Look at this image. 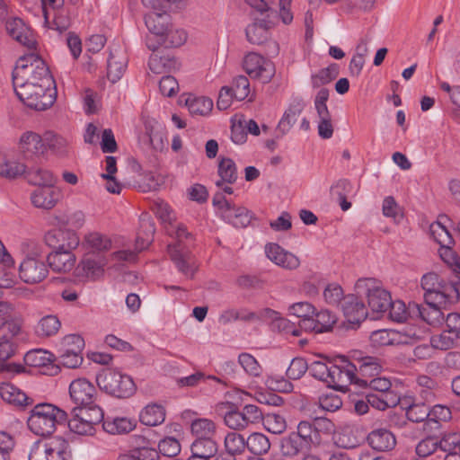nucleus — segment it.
Listing matches in <instances>:
<instances>
[{
    "label": "nucleus",
    "instance_id": "09e8293b",
    "mask_svg": "<svg viewBox=\"0 0 460 460\" xmlns=\"http://www.w3.org/2000/svg\"><path fill=\"white\" fill-rule=\"evenodd\" d=\"M78 408H73L71 413L72 418L67 420V425L69 429L78 435L83 436H93L95 433V428L88 423L86 420H84L77 414Z\"/></svg>",
    "mask_w": 460,
    "mask_h": 460
},
{
    "label": "nucleus",
    "instance_id": "1a4fd4ad",
    "mask_svg": "<svg viewBox=\"0 0 460 460\" xmlns=\"http://www.w3.org/2000/svg\"><path fill=\"white\" fill-rule=\"evenodd\" d=\"M68 442L62 437H54L43 443L38 442L32 447L30 460H70Z\"/></svg>",
    "mask_w": 460,
    "mask_h": 460
},
{
    "label": "nucleus",
    "instance_id": "c85d7f7f",
    "mask_svg": "<svg viewBox=\"0 0 460 460\" xmlns=\"http://www.w3.org/2000/svg\"><path fill=\"white\" fill-rule=\"evenodd\" d=\"M127 66V58L120 49L111 51L108 58L107 77L112 82L119 81Z\"/></svg>",
    "mask_w": 460,
    "mask_h": 460
},
{
    "label": "nucleus",
    "instance_id": "9d476101",
    "mask_svg": "<svg viewBox=\"0 0 460 460\" xmlns=\"http://www.w3.org/2000/svg\"><path fill=\"white\" fill-rule=\"evenodd\" d=\"M68 243L59 245L58 250L50 252L48 257V267L57 272H68L75 263V256L71 252L77 247L79 239L75 233H67Z\"/></svg>",
    "mask_w": 460,
    "mask_h": 460
},
{
    "label": "nucleus",
    "instance_id": "e2e57ef3",
    "mask_svg": "<svg viewBox=\"0 0 460 460\" xmlns=\"http://www.w3.org/2000/svg\"><path fill=\"white\" fill-rule=\"evenodd\" d=\"M430 408L425 403H413L406 410V416L412 422H421L429 420Z\"/></svg>",
    "mask_w": 460,
    "mask_h": 460
},
{
    "label": "nucleus",
    "instance_id": "a19ab883",
    "mask_svg": "<svg viewBox=\"0 0 460 460\" xmlns=\"http://www.w3.org/2000/svg\"><path fill=\"white\" fill-rule=\"evenodd\" d=\"M61 323L57 315L49 314L42 317L35 327V332L39 337H51L58 333Z\"/></svg>",
    "mask_w": 460,
    "mask_h": 460
},
{
    "label": "nucleus",
    "instance_id": "13d9d810",
    "mask_svg": "<svg viewBox=\"0 0 460 460\" xmlns=\"http://www.w3.org/2000/svg\"><path fill=\"white\" fill-rule=\"evenodd\" d=\"M53 355L44 349H33L24 355V361L27 365L34 367L46 366L52 361Z\"/></svg>",
    "mask_w": 460,
    "mask_h": 460
},
{
    "label": "nucleus",
    "instance_id": "a18cd8bd",
    "mask_svg": "<svg viewBox=\"0 0 460 460\" xmlns=\"http://www.w3.org/2000/svg\"><path fill=\"white\" fill-rule=\"evenodd\" d=\"M185 105L192 115L206 116L213 109L212 100L204 96H189L185 101Z\"/></svg>",
    "mask_w": 460,
    "mask_h": 460
},
{
    "label": "nucleus",
    "instance_id": "c9c22d12",
    "mask_svg": "<svg viewBox=\"0 0 460 460\" xmlns=\"http://www.w3.org/2000/svg\"><path fill=\"white\" fill-rule=\"evenodd\" d=\"M165 411L158 404L146 406L139 414V420L146 426H157L164 421Z\"/></svg>",
    "mask_w": 460,
    "mask_h": 460
},
{
    "label": "nucleus",
    "instance_id": "e433bc0d",
    "mask_svg": "<svg viewBox=\"0 0 460 460\" xmlns=\"http://www.w3.org/2000/svg\"><path fill=\"white\" fill-rule=\"evenodd\" d=\"M430 345L433 349L440 350L460 348V337L444 329L440 333L430 337Z\"/></svg>",
    "mask_w": 460,
    "mask_h": 460
},
{
    "label": "nucleus",
    "instance_id": "bb28decb",
    "mask_svg": "<svg viewBox=\"0 0 460 460\" xmlns=\"http://www.w3.org/2000/svg\"><path fill=\"white\" fill-rule=\"evenodd\" d=\"M0 397L3 401L20 408H24L33 402V400L28 397L23 391L11 383L0 384Z\"/></svg>",
    "mask_w": 460,
    "mask_h": 460
},
{
    "label": "nucleus",
    "instance_id": "4be33fe9",
    "mask_svg": "<svg viewBox=\"0 0 460 460\" xmlns=\"http://www.w3.org/2000/svg\"><path fill=\"white\" fill-rule=\"evenodd\" d=\"M5 28L8 34L22 45L27 47L29 49H34L36 48L37 42L31 31L22 19L14 17L6 21Z\"/></svg>",
    "mask_w": 460,
    "mask_h": 460
},
{
    "label": "nucleus",
    "instance_id": "f03ea898",
    "mask_svg": "<svg viewBox=\"0 0 460 460\" xmlns=\"http://www.w3.org/2000/svg\"><path fill=\"white\" fill-rule=\"evenodd\" d=\"M67 421V413L54 404L42 402L36 404L30 411L27 420L29 429L37 436L53 434L59 425Z\"/></svg>",
    "mask_w": 460,
    "mask_h": 460
},
{
    "label": "nucleus",
    "instance_id": "69168bd1",
    "mask_svg": "<svg viewBox=\"0 0 460 460\" xmlns=\"http://www.w3.org/2000/svg\"><path fill=\"white\" fill-rule=\"evenodd\" d=\"M318 116V135L323 139H329L332 137L334 127L330 111L317 113Z\"/></svg>",
    "mask_w": 460,
    "mask_h": 460
},
{
    "label": "nucleus",
    "instance_id": "20e7f679",
    "mask_svg": "<svg viewBox=\"0 0 460 460\" xmlns=\"http://www.w3.org/2000/svg\"><path fill=\"white\" fill-rule=\"evenodd\" d=\"M357 292L367 297V305L373 314L383 316L391 305V294L384 288L380 280L374 278L358 279L355 284Z\"/></svg>",
    "mask_w": 460,
    "mask_h": 460
},
{
    "label": "nucleus",
    "instance_id": "4d7b16f0",
    "mask_svg": "<svg viewBox=\"0 0 460 460\" xmlns=\"http://www.w3.org/2000/svg\"><path fill=\"white\" fill-rule=\"evenodd\" d=\"M310 447L319 445L322 438L316 435L313 422L302 420L298 423L296 431H295Z\"/></svg>",
    "mask_w": 460,
    "mask_h": 460
},
{
    "label": "nucleus",
    "instance_id": "4468645a",
    "mask_svg": "<svg viewBox=\"0 0 460 460\" xmlns=\"http://www.w3.org/2000/svg\"><path fill=\"white\" fill-rule=\"evenodd\" d=\"M243 69L250 77L261 81L262 84H268L275 75V66L262 56L251 52L243 58Z\"/></svg>",
    "mask_w": 460,
    "mask_h": 460
},
{
    "label": "nucleus",
    "instance_id": "a878e982",
    "mask_svg": "<svg viewBox=\"0 0 460 460\" xmlns=\"http://www.w3.org/2000/svg\"><path fill=\"white\" fill-rule=\"evenodd\" d=\"M145 23L155 40L166 32V30L172 25V18L167 13H151L145 16Z\"/></svg>",
    "mask_w": 460,
    "mask_h": 460
},
{
    "label": "nucleus",
    "instance_id": "f257e3e1",
    "mask_svg": "<svg viewBox=\"0 0 460 460\" xmlns=\"http://www.w3.org/2000/svg\"><path fill=\"white\" fill-rule=\"evenodd\" d=\"M13 84L53 86L55 81L45 61L35 53L21 57L12 73Z\"/></svg>",
    "mask_w": 460,
    "mask_h": 460
},
{
    "label": "nucleus",
    "instance_id": "338daca9",
    "mask_svg": "<svg viewBox=\"0 0 460 460\" xmlns=\"http://www.w3.org/2000/svg\"><path fill=\"white\" fill-rule=\"evenodd\" d=\"M238 362L244 371L250 376H261L262 368L252 355L249 353H241L238 357Z\"/></svg>",
    "mask_w": 460,
    "mask_h": 460
},
{
    "label": "nucleus",
    "instance_id": "a211bd4d",
    "mask_svg": "<svg viewBox=\"0 0 460 460\" xmlns=\"http://www.w3.org/2000/svg\"><path fill=\"white\" fill-rule=\"evenodd\" d=\"M187 40V34L182 29L176 28L172 23L166 30L164 35L157 38L155 40H153L152 36H146V45L152 50L155 51L160 46L164 48H178L181 47Z\"/></svg>",
    "mask_w": 460,
    "mask_h": 460
},
{
    "label": "nucleus",
    "instance_id": "c756f323",
    "mask_svg": "<svg viewBox=\"0 0 460 460\" xmlns=\"http://www.w3.org/2000/svg\"><path fill=\"white\" fill-rule=\"evenodd\" d=\"M17 345L0 341V373H21L23 367L20 364L9 363L7 360L12 358L16 351Z\"/></svg>",
    "mask_w": 460,
    "mask_h": 460
},
{
    "label": "nucleus",
    "instance_id": "79ce46f5",
    "mask_svg": "<svg viewBox=\"0 0 460 460\" xmlns=\"http://www.w3.org/2000/svg\"><path fill=\"white\" fill-rule=\"evenodd\" d=\"M155 226L150 219H141L140 230L136 238V250L141 252L153 242Z\"/></svg>",
    "mask_w": 460,
    "mask_h": 460
},
{
    "label": "nucleus",
    "instance_id": "9b49d317",
    "mask_svg": "<svg viewBox=\"0 0 460 460\" xmlns=\"http://www.w3.org/2000/svg\"><path fill=\"white\" fill-rule=\"evenodd\" d=\"M424 300L431 303H447L453 292V284L441 279L437 273L429 272L421 279Z\"/></svg>",
    "mask_w": 460,
    "mask_h": 460
},
{
    "label": "nucleus",
    "instance_id": "cd10ccee",
    "mask_svg": "<svg viewBox=\"0 0 460 460\" xmlns=\"http://www.w3.org/2000/svg\"><path fill=\"white\" fill-rule=\"evenodd\" d=\"M354 361L358 367V379H371L380 374L382 371L381 359L373 356L356 357L353 356Z\"/></svg>",
    "mask_w": 460,
    "mask_h": 460
},
{
    "label": "nucleus",
    "instance_id": "0e129e2a",
    "mask_svg": "<svg viewBox=\"0 0 460 460\" xmlns=\"http://www.w3.org/2000/svg\"><path fill=\"white\" fill-rule=\"evenodd\" d=\"M262 420L267 430L273 434H281L287 428L285 418L279 414H267Z\"/></svg>",
    "mask_w": 460,
    "mask_h": 460
},
{
    "label": "nucleus",
    "instance_id": "6e6552de",
    "mask_svg": "<svg viewBox=\"0 0 460 460\" xmlns=\"http://www.w3.org/2000/svg\"><path fill=\"white\" fill-rule=\"evenodd\" d=\"M331 373L327 379L330 387L339 391H345L348 385L355 384L359 385L358 379V367L345 357H340L336 363H330Z\"/></svg>",
    "mask_w": 460,
    "mask_h": 460
},
{
    "label": "nucleus",
    "instance_id": "5fc2aeb1",
    "mask_svg": "<svg viewBox=\"0 0 460 460\" xmlns=\"http://www.w3.org/2000/svg\"><path fill=\"white\" fill-rule=\"evenodd\" d=\"M391 381L385 377L375 376L371 379L360 378L359 387L369 388L377 394H395L391 390Z\"/></svg>",
    "mask_w": 460,
    "mask_h": 460
},
{
    "label": "nucleus",
    "instance_id": "7ed1b4c3",
    "mask_svg": "<svg viewBox=\"0 0 460 460\" xmlns=\"http://www.w3.org/2000/svg\"><path fill=\"white\" fill-rule=\"evenodd\" d=\"M291 3L292 0H279V12L270 11L267 16L256 19L253 23L248 25L245 30L247 40L252 44H262L268 40L270 30L277 24L279 20L285 24L291 23L293 21Z\"/></svg>",
    "mask_w": 460,
    "mask_h": 460
},
{
    "label": "nucleus",
    "instance_id": "b1692460",
    "mask_svg": "<svg viewBox=\"0 0 460 460\" xmlns=\"http://www.w3.org/2000/svg\"><path fill=\"white\" fill-rule=\"evenodd\" d=\"M368 445L376 451L388 452L396 446L394 434L387 429L380 428L373 429L367 438Z\"/></svg>",
    "mask_w": 460,
    "mask_h": 460
},
{
    "label": "nucleus",
    "instance_id": "473e14b6",
    "mask_svg": "<svg viewBox=\"0 0 460 460\" xmlns=\"http://www.w3.org/2000/svg\"><path fill=\"white\" fill-rule=\"evenodd\" d=\"M222 217L236 227L246 226L251 220L249 211L243 207L230 203L222 212Z\"/></svg>",
    "mask_w": 460,
    "mask_h": 460
},
{
    "label": "nucleus",
    "instance_id": "58836bf2",
    "mask_svg": "<svg viewBox=\"0 0 460 460\" xmlns=\"http://www.w3.org/2000/svg\"><path fill=\"white\" fill-rule=\"evenodd\" d=\"M446 221H449L447 216H440L439 220L430 225L429 231L434 240L442 247L453 243L451 234L446 226Z\"/></svg>",
    "mask_w": 460,
    "mask_h": 460
},
{
    "label": "nucleus",
    "instance_id": "0eeeda50",
    "mask_svg": "<svg viewBox=\"0 0 460 460\" xmlns=\"http://www.w3.org/2000/svg\"><path fill=\"white\" fill-rule=\"evenodd\" d=\"M226 404L228 409L224 414V422L233 430H243L252 424L260 423L263 419V413L257 405L246 404L239 410L233 403Z\"/></svg>",
    "mask_w": 460,
    "mask_h": 460
},
{
    "label": "nucleus",
    "instance_id": "49530a36",
    "mask_svg": "<svg viewBox=\"0 0 460 460\" xmlns=\"http://www.w3.org/2000/svg\"><path fill=\"white\" fill-rule=\"evenodd\" d=\"M106 261L103 257L86 256L82 261V268L87 278L91 279H97L103 274V267Z\"/></svg>",
    "mask_w": 460,
    "mask_h": 460
},
{
    "label": "nucleus",
    "instance_id": "423d86ee",
    "mask_svg": "<svg viewBox=\"0 0 460 460\" xmlns=\"http://www.w3.org/2000/svg\"><path fill=\"white\" fill-rule=\"evenodd\" d=\"M99 388L117 398H128L136 392L133 379L121 372L105 369L96 376Z\"/></svg>",
    "mask_w": 460,
    "mask_h": 460
},
{
    "label": "nucleus",
    "instance_id": "6ab92c4d",
    "mask_svg": "<svg viewBox=\"0 0 460 460\" xmlns=\"http://www.w3.org/2000/svg\"><path fill=\"white\" fill-rule=\"evenodd\" d=\"M69 394L78 406L90 405L96 400L97 391L94 385L85 378L74 380L69 385Z\"/></svg>",
    "mask_w": 460,
    "mask_h": 460
},
{
    "label": "nucleus",
    "instance_id": "864d4df0",
    "mask_svg": "<svg viewBox=\"0 0 460 460\" xmlns=\"http://www.w3.org/2000/svg\"><path fill=\"white\" fill-rule=\"evenodd\" d=\"M84 243L92 252H105L111 249V241L109 237L98 232H93L85 235Z\"/></svg>",
    "mask_w": 460,
    "mask_h": 460
},
{
    "label": "nucleus",
    "instance_id": "412c9836",
    "mask_svg": "<svg viewBox=\"0 0 460 460\" xmlns=\"http://www.w3.org/2000/svg\"><path fill=\"white\" fill-rule=\"evenodd\" d=\"M265 252L272 262L283 269L296 270L300 265V261L295 254L286 251L278 243H268L265 246Z\"/></svg>",
    "mask_w": 460,
    "mask_h": 460
},
{
    "label": "nucleus",
    "instance_id": "aec40b11",
    "mask_svg": "<svg viewBox=\"0 0 460 460\" xmlns=\"http://www.w3.org/2000/svg\"><path fill=\"white\" fill-rule=\"evenodd\" d=\"M341 308L344 317L349 323L358 324L364 321L368 314V311L363 301L353 294H349L343 297Z\"/></svg>",
    "mask_w": 460,
    "mask_h": 460
},
{
    "label": "nucleus",
    "instance_id": "ea45409f",
    "mask_svg": "<svg viewBox=\"0 0 460 460\" xmlns=\"http://www.w3.org/2000/svg\"><path fill=\"white\" fill-rule=\"evenodd\" d=\"M191 454L210 460L217 453V443L216 439H195L190 447Z\"/></svg>",
    "mask_w": 460,
    "mask_h": 460
},
{
    "label": "nucleus",
    "instance_id": "5701e85b",
    "mask_svg": "<svg viewBox=\"0 0 460 460\" xmlns=\"http://www.w3.org/2000/svg\"><path fill=\"white\" fill-rule=\"evenodd\" d=\"M43 137L32 131L24 132L19 141V150L24 158H33L45 153Z\"/></svg>",
    "mask_w": 460,
    "mask_h": 460
},
{
    "label": "nucleus",
    "instance_id": "8fccbe9b",
    "mask_svg": "<svg viewBox=\"0 0 460 460\" xmlns=\"http://www.w3.org/2000/svg\"><path fill=\"white\" fill-rule=\"evenodd\" d=\"M28 181L38 187H54L56 178L53 173L46 169L38 168L30 171L27 174Z\"/></svg>",
    "mask_w": 460,
    "mask_h": 460
},
{
    "label": "nucleus",
    "instance_id": "39448f33",
    "mask_svg": "<svg viewBox=\"0 0 460 460\" xmlns=\"http://www.w3.org/2000/svg\"><path fill=\"white\" fill-rule=\"evenodd\" d=\"M19 100L27 107L36 111H45L56 100L55 87L35 84H13Z\"/></svg>",
    "mask_w": 460,
    "mask_h": 460
},
{
    "label": "nucleus",
    "instance_id": "72a5a7b5",
    "mask_svg": "<svg viewBox=\"0 0 460 460\" xmlns=\"http://www.w3.org/2000/svg\"><path fill=\"white\" fill-rule=\"evenodd\" d=\"M190 429L196 439H216L217 425L211 420H194L191 422Z\"/></svg>",
    "mask_w": 460,
    "mask_h": 460
},
{
    "label": "nucleus",
    "instance_id": "603ef678",
    "mask_svg": "<svg viewBox=\"0 0 460 460\" xmlns=\"http://www.w3.org/2000/svg\"><path fill=\"white\" fill-rule=\"evenodd\" d=\"M77 408V414L84 420H86L88 423L93 425L94 428L102 421L103 422V411L102 408L95 403V402L90 405H82Z\"/></svg>",
    "mask_w": 460,
    "mask_h": 460
},
{
    "label": "nucleus",
    "instance_id": "f3484780",
    "mask_svg": "<svg viewBox=\"0 0 460 460\" xmlns=\"http://www.w3.org/2000/svg\"><path fill=\"white\" fill-rule=\"evenodd\" d=\"M445 304L425 301V304L420 305L412 302L409 304V314L411 317L421 319L429 325L436 326L444 320V314L440 309V305Z\"/></svg>",
    "mask_w": 460,
    "mask_h": 460
},
{
    "label": "nucleus",
    "instance_id": "f704fd0d",
    "mask_svg": "<svg viewBox=\"0 0 460 460\" xmlns=\"http://www.w3.org/2000/svg\"><path fill=\"white\" fill-rule=\"evenodd\" d=\"M217 171L221 178L216 182L217 187H222L224 183L233 184L238 178L236 164L231 158H222L219 161Z\"/></svg>",
    "mask_w": 460,
    "mask_h": 460
},
{
    "label": "nucleus",
    "instance_id": "3c124183",
    "mask_svg": "<svg viewBox=\"0 0 460 460\" xmlns=\"http://www.w3.org/2000/svg\"><path fill=\"white\" fill-rule=\"evenodd\" d=\"M302 111L303 104L301 103L289 106L278 124V130L280 131L282 135L288 132L291 127L296 122Z\"/></svg>",
    "mask_w": 460,
    "mask_h": 460
},
{
    "label": "nucleus",
    "instance_id": "dca6fc26",
    "mask_svg": "<svg viewBox=\"0 0 460 460\" xmlns=\"http://www.w3.org/2000/svg\"><path fill=\"white\" fill-rule=\"evenodd\" d=\"M167 249L177 270L187 279H192L198 270V264L192 253L180 245H168Z\"/></svg>",
    "mask_w": 460,
    "mask_h": 460
},
{
    "label": "nucleus",
    "instance_id": "37998d69",
    "mask_svg": "<svg viewBox=\"0 0 460 460\" xmlns=\"http://www.w3.org/2000/svg\"><path fill=\"white\" fill-rule=\"evenodd\" d=\"M370 406L375 409L385 411L387 408L394 407L399 403V397L396 394H366Z\"/></svg>",
    "mask_w": 460,
    "mask_h": 460
},
{
    "label": "nucleus",
    "instance_id": "bf43d9fd",
    "mask_svg": "<svg viewBox=\"0 0 460 460\" xmlns=\"http://www.w3.org/2000/svg\"><path fill=\"white\" fill-rule=\"evenodd\" d=\"M230 93L237 101H243L250 93V83L245 75H238L233 79L229 87Z\"/></svg>",
    "mask_w": 460,
    "mask_h": 460
},
{
    "label": "nucleus",
    "instance_id": "774afa93",
    "mask_svg": "<svg viewBox=\"0 0 460 460\" xmlns=\"http://www.w3.org/2000/svg\"><path fill=\"white\" fill-rule=\"evenodd\" d=\"M323 296L325 302L329 305L341 306V302L345 296L343 289L340 285L332 283L325 288Z\"/></svg>",
    "mask_w": 460,
    "mask_h": 460
},
{
    "label": "nucleus",
    "instance_id": "6e6d98bb",
    "mask_svg": "<svg viewBox=\"0 0 460 460\" xmlns=\"http://www.w3.org/2000/svg\"><path fill=\"white\" fill-rule=\"evenodd\" d=\"M43 140L45 151L49 148L55 154L63 155L66 153L68 141L63 137L52 131H47L43 135Z\"/></svg>",
    "mask_w": 460,
    "mask_h": 460
},
{
    "label": "nucleus",
    "instance_id": "7c9ffc66",
    "mask_svg": "<svg viewBox=\"0 0 460 460\" xmlns=\"http://www.w3.org/2000/svg\"><path fill=\"white\" fill-rule=\"evenodd\" d=\"M310 448L311 447L294 431L281 439L280 449L286 456H296Z\"/></svg>",
    "mask_w": 460,
    "mask_h": 460
},
{
    "label": "nucleus",
    "instance_id": "2f4dec72",
    "mask_svg": "<svg viewBox=\"0 0 460 460\" xmlns=\"http://www.w3.org/2000/svg\"><path fill=\"white\" fill-rule=\"evenodd\" d=\"M153 52L149 58L148 66L154 74L165 73L177 67L178 63L173 56L162 55L161 52H156V50Z\"/></svg>",
    "mask_w": 460,
    "mask_h": 460
},
{
    "label": "nucleus",
    "instance_id": "de8ad7c7",
    "mask_svg": "<svg viewBox=\"0 0 460 460\" xmlns=\"http://www.w3.org/2000/svg\"><path fill=\"white\" fill-rule=\"evenodd\" d=\"M246 447L252 454L261 456L269 452L270 443L264 434L254 432L246 438Z\"/></svg>",
    "mask_w": 460,
    "mask_h": 460
},
{
    "label": "nucleus",
    "instance_id": "2eb2a0df",
    "mask_svg": "<svg viewBox=\"0 0 460 460\" xmlns=\"http://www.w3.org/2000/svg\"><path fill=\"white\" fill-rule=\"evenodd\" d=\"M24 319L17 312L0 324V341H5L19 346L28 340V333L23 328Z\"/></svg>",
    "mask_w": 460,
    "mask_h": 460
},
{
    "label": "nucleus",
    "instance_id": "c03bdc74",
    "mask_svg": "<svg viewBox=\"0 0 460 460\" xmlns=\"http://www.w3.org/2000/svg\"><path fill=\"white\" fill-rule=\"evenodd\" d=\"M224 447L226 451L236 456H243L247 449L246 438L236 430L230 431L225 437Z\"/></svg>",
    "mask_w": 460,
    "mask_h": 460
},
{
    "label": "nucleus",
    "instance_id": "4c0bfd02",
    "mask_svg": "<svg viewBox=\"0 0 460 460\" xmlns=\"http://www.w3.org/2000/svg\"><path fill=\"white\" fill-rule=\"evenodd\" d=\"M102 428L110 434L119 435L133 430L135 424L130 419L125 417L107 418L103 420Z\"/></svg>",
    "mask_w": 460,
    "mask_h": 460
},
{
    "label": "nucleus",
    "instance_id": "ddd939ff",
    "mask_svg": "<svg viewBox=\"0 0 460 460\" xmlns=\"http://www.w3.org/2000/svg\"><path fill=\"white\" fill-rule=\"evenodd\" d=\"M32 256H26L19 267L20 279L27 284H37L44 280L49 274V267L38 253L35 246Z\"/></svg>",
    "mask_w": 460,
    "mask_h": 460
},
{
    "label": "nucleus",
    "instance_id": "393cba45",
    "mask_svg": "<svg viewBox=\"0 0 460 460\" xmlns=\"http://www.w3.org/2000/svg\"><path fill=\"white\" fill-rule=\"evenodd\" d=\"M60 198V192L54 187H37L31 195L32 204L39 208L51 209Z\"/></svg>",
    "mask_w": 460,
    "mask_h": 460
},
{
    "label": "nucleus",
    "instance_id": "f8f14e48",
    "mask_svg": "<svg viewBox=\"0 0 460 460\" xmlns=\"http://www.w3.org/2000/svg\"><path fill=\"white\" fill-rule=\"evenodd\" d=\"M420 339V333L412 329L377 330L371 333L370 341L375 347L411 344Z\"/></svg>",
    "mask_w": 460,
    "mask_h": 460
},
{
    "label": "nucleus",
    "instance_id": "052dcab7",
    "mask_svg": "<svg viewBox=\"0 0 460 460\" xmlns=\"http://www.w3.org/2000/svg\"><path fill=\"white\" fill-rule=\"evenodd\" d=\"M338 73L336 65H332L321 69L317 74L311 76L312 86L314 88H319L322 85L329 84L336 78Z\"/></svg>",
    "mask_w": 460,
    "mask_h": 460
},
{
    "label": "nucleus",
    "instance_id": "680f3d73",
    "mask_svg": "<svg viewBox=\"0 0 460 460\" xmlns=\"http://www.w3.org/2000/svg\"><path fill=\"white\" fill-rule=\"evenodd\" d=\"M314 317L316 323L317 333L331 331L337 321L335 314L329 310H322L318 313L314 312Z\"/></svg>",
    "mask_w": 460,
    "mask_h": 460
}]
</instances>
